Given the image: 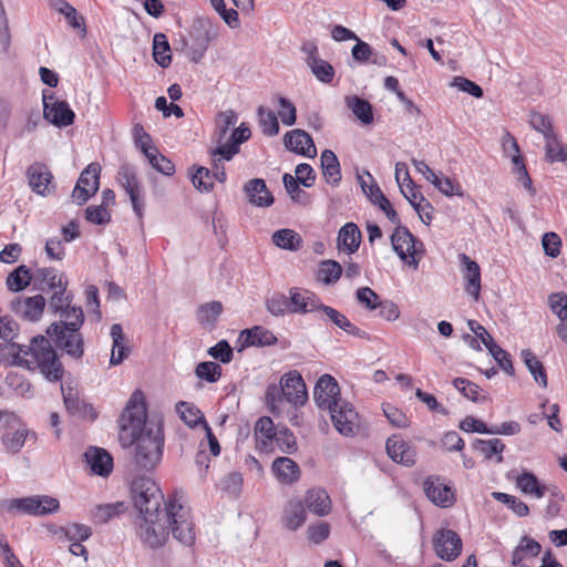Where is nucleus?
Masks as SVG:
<instances>
[{
  "label": "nucleus",
  "instance_id": "obj_59",
  "mask_svg": "<svg viewBox=\"0 0 567 567\" xmlns=\"http://www.w3.org/2000/svg\"><path fill=\"white\" fill-rule=\"evenodd\" d=\"M195 373L197 378L214 383L221 377V368L213 361H205L197 364Z\"/></svg>",
  "mask_w": 567,
  "mask_h": 567
},
{
  "label": "nucleus",
  "instance_id": "obj_31",
  "mask_svg": "<svg viewBox=\"0 0 567 567\" xmlns=\"http://www.w3.org/2000/svg\"><path fill=\"white\" fill-rule=\"evenodd\" d=\"M338 248L351 255L355 252L361 243V231L354 223L343 225L337 237Z\"/></svg>",
  "mask_w": 567,
  "mask_h": 567
},
{
  "label": "nucleus",
  "instance_id": "obj_55",
  "mask_svg": "<svg viewBox=\"0 0 567 567\" xmlns=\"http://www.w3.org/2000/svg\"><path fill=\"white\" fill-rule=\"evenodd\" d=\"M284 186L289 194L291 200L307 205L309 203L308 194L299 187V182L291 174H284L282 176Z\"/></svg>",
  "mask_w": 567,
  "mask_h": 567
},
{
  "label": "nucleus",
  "instance_id": "obj_56",
  "mask_svg": "<svg viewBox=\"0 0 567 567\" xmlns=\"http://www.w3.org/2000/svg\"><path fill=\"white\" fill-rule=\"evenodd\" d=\"M216 178L212 171L207 167H197L195 174L192 175L193 185L199 190L208 193L214 188Z\"/></svg>",
  "mask_w": 567,
  "mask_h": 567
},
{
  "label": "nucleus",
  "instance_id": "obj_35",
  "mask_svg": "<svg viewBox=\"0 0 567 567\" xmlns=\"http://www.w3.org/2000/svg\"><path fill=\"white\" fill-rule=\"evenodd\" d=\"M320 311H322L331 322H333L338 328H340L348 334L358 338H367L365 331L361 330L355 324H353L344 315H342L337 309L323 305Z\"/></svg>",
  "mask_w": 567,
  "mask_h": 567
},
{
  "label": "nucleus",
  "instance_id": "obj_30",
  "mask_svg": "<svg viewBox=\"0 0 567 567\" xmlns=\"http://www.w3.org/2000/svg\"><path fill=\"white\" fill-rule=\"evenodd\" d=\"M272 472L276 478L282 484H293L300 477L299 465L286 456L277 457L272 462Z\"/></svg>",
  "mask_w": 567,
  "mask_h": 567
},
{
  "label": "nucleus",
  "instance_id": "obj_18",
  "mask_svg": "<svg viewBox=\"0 0 567 567\" xmlns=\"http://www.w3.org/2000/svg\"><path fill=\"white\" fill-rule=\"evenodd\" d=\"M385 449L389 457L395 463L413 466L416 462L415 449L400 435H391L386 440Z\"/></svg>",
  "mask_w": 567,
  "mask_h": 567
},
{
  "label": "nucleus",
  "instance_id": "obj_44",
  "mask_svg": "<svg viewBox=\"0 0 567 567\" xmlns=\"http://www.w3.org/2000/svg\"><path fill=\"white\" fill-rule=\"evenodd\" d=\"M347 106L353 114L363 123L370 124L373 122L372 105L367 100L357 95L347 97Z\"/></svg>",
  "mask_w": 567,
  "mask_h": 567
},
{
  "label": "nucleus",
  "instance_id": "obj_2",
  "mask_svg": "<svg viewBox=\"0 0 567 567\" xmlns=\"http://www.w3.org/2000/svg\"><path fill=\"white\" fill-rule=\"evenodd\" d=\"M182 493L175 491L156 515H143L137 536L150 548L162 547L169 534L185 546H192L196 534L190 509L182 504Z\"/></svg>",
  "mask_w": 567,
  "mask_h": 567
},
{
  "label": "nucleus",
  "instance_id": "obj_38",
  "mask_svg": "<svg viewBox=\"0 0 567 567\" xmlns=\"http://www.w3.org/2000/svg\"><path fill=\"white\" fill-rule=\"evenodd\" d=\"M279 429V426H275L269 416H261L257 420L255 424V436L261 449L269 446Z\"/></svg>",
  "mask_w": 567,
  "mask_h": 567
},
{
  "label": "nucleus",
  "instance_id": "obj_62",
  "mask_svg": "<svg viewBox=\"0 0 567 567\" xmlns=\"http://www.w3.org/2000/svg\"><path fill=\"white\" fill-rule=\"evenodd\" d=\"M210 4L229 28L239 27L238 12L235 9H227L224 0H210Z\"/></svg>",
  "mask_w": 567,
  "mask_h": 567
},
{
  "label": "nucleus",
  "instance_id": "obj_19",
  "mask_svg": "<svg viewBox=\"0 0 567 567\" xmlns=\"http://www.w3.org/2000/svg\"><path fill=\"white\" fill-rule=\"evenodd\" d=\"M423 489L426 497L437 506L451 507L455 502L453 489L439 477H427L423 482Z\"/></svg>",
  "mask_w": 567,
  "mask_h": 567
},
{
  "label": "nucleus",
  "instance_id": "obj_6",
  "mask_svg": "<svg viewBox=\"0 0 567 567\" xmlns=\"http://www.w3.org/2000/svg\"><path fill=\"white\" fill-rule=\"evenodd\" d=\"M391 245L399 258L416 269L424 255V245L404 226L395 227L391 235Z\"/></svg>",
  "mask_w": 567,
  "mask_h": 567
},
{
  "label": "nucleus",
  "instance_id": "obj_64",
  "mask_svg": "<svg viewBox=\"0 0 567 567\" xmlns=\"http://www.w3.org/2000/svg\"><path fill=\"white\" fill-rule=\"evenodd\" d=\"M6 383L9 388H11L17 394L21 396H28L31 393V384L29 381L24 379L23 375L10 372L6 377Z\"/></svg>",
  "mask_w": 567,
  "mask_h": 567
},
{
  "label": "nucleus",
  "instance_id": "obj_24",
  "mask_svg": "<svg viewBox=\"0 0 567 567\" xmlns=\"http://www.w3.org/2000/svg\"><path fill=\"white\" fill-rule=\"evenodd\" d=\"M84 457L95 475L106 477L113 471V457L104 449L91 446L85 451Z\"/></svg>",
  "mask_w": 567,
  "mask_h": 567
},
{
  "label": "nucleus",
  "instance_id": "obj_11",
  "mask_svg": "<svg viewBox=\"0 0 567 567\" xmlns=\"http://www.w3.org/2000/svg\"><path fill=\"white\" fill-rule=\"evenodd\" d=\"M316 404L321 410H330L337 406L340 398V388L338 382L330 374H323L319 378L313 390Z\"/></svg>",
  "mask_w": 567,
  "mask_h": 567
},
{
  "label": "nucleus",
  "instance_id": "obj_13",
  "mask_svg": "<svg viewBox=\"0 0 567 567\" xmlns=\"http://www.w3.org/2000/svg\"><path fill=\"white\" fill-rule=\"evenodd\" d=\"M433 546L436 555L446 561L456 559L462 550V539L452 529H441L433 538Z\"/></svg>",
  "mask_w": 567,
  "mask_h": 567
},
{
  "label": "nucleus",
  "instance_id": "obj_7",
  "mask_svg": "<svg viewBox=\"0 0 567 567\" xmlns=\"http://www.w3.org/2000/svg\"><path fill=\"white\" fill-rule=\"evenodd\" d=\"M8 512H19L34 516H44L58 512L60 503L56 498L42 495L13 498L4 502Z\"/></svg>",
  "mask_w": 567,
  "mask_h": 567
},
{
  "label": "nucleus",
  "instance_id": "obj_34",
  "mask_svg": "<svg viewBox=\"0 0 567 567\" xmlns=\"http://www.w3.org/2000/svg\"><path fill=\"white\" fill-rule=\"evenodd\" d=\"M517 488L525 495L542 498L546 495L548 487L539 483L536 475L532 472L524 471L516 477Z\"/></svg>",
  "mask_w": 567,
  "mask_h": 567
},
{
  "label": "nucleus",
  "instance_id": "obj_22",
  "mask_svg": "<svg viewBox=\"0 0 567 567\" xmlns=\"http://www.w3.org/2000/svg\"><path fill=\"white\" fill-rule=\"evenodd\" d=\"M276 342V336L270 330L261 326H255L250 329L243 330L238 338V343H240L239 351L248 347H268Z\"/></svg>",
  "mask_w": 567,
  "mask_h": 567
},
{
  "label": "nucleus",
  "instance_id": "obj_5",
  "mask_svg": "<svg viewBox=\"0 0 567 567\" xmlns=\"http://www.w3.org/2000/svg\"><path fill=\"white\" fill-rule=\"evenodd\" d=\"M79 318L78 316L76 322L70 323V329H65L61 323H51L47 329L48 336L54 341L55 346L74 359H81L84 354V341L79 332L81 328Z\"/></svg>",
  "mask_w": 567,
  "mask_h": 567
},
{
  "label": "nucleus",
  "instance_id": "obj_32",
  "mask_svg": "<svg viewBox=\"0 0 567 567\" xmlns=\"http://www.w3.org/2000/svg\"><path fill=\"white\" fill-rule=\"evenodd\" d=\"M549 307L560 320L556 330L559 338L567 343V295L563 292L551 293L548 298Z\"/></svg>",
  "mask_w": 567,
  "mask_h": 567
},
{
  "label": "nucleus",
  "instance_id": "obj_21",
  "mask_svg": "<svg viewBox=\"0 0 567 567\" xmlns=\"http://www.w3.org/2000/svg\"><path fill=\"white\" fill-rule=\"evenodd\" d=\"M284 143L287 150L297 154L315 157L317 150L311 136L303 130H292L286 133Z\"/></svg>",
  "mask_w": 567,
  "mask_h": 567
},
{
  "label": "nucleus",
  "instance_id": "obj_17",
  "mask_svg": "<svg viewBox=\"0 0 567 567\" xmlns=\"http://www.w3.org/2000/svg\"><path fill=\"white\" fill-rule=\"evenodd\" d=\"M280 380L285 391V400L287 402L295 406L303 405L307 402L308 394L306 384L298 371H289L285 373Z\"/></svg>",
  "mask_w": 567,
  "mask_h": 567
},
{
  "label": "nucleus",
  "instance_id": "obj_14",
  "mask_svg": "<svg viewBox=\"0 0 567 567\" xmlns=\"http://www.w3.org/2000/svg\"><path fill=\"white\" fill-rule=\"evenodd\" d=\"M25 174L29 186L35 194L45 197L54 190L53 175L45 164L35 162L28 167Z\"/></svg>",
  "mask_w": 567,
  "mask_h": 567
},
{
  "label": "nucleus",
  "instance_id": "obj_63",
  "mask_svg": "<svg viewBox=\"0 0 567 567\" xmlns=\"http://www.w3.org/2000/svg\"><path fill=\"white\" fill-rule=\"evenodd\" d=\"M431 184L445 196H463L461 185L449 177H440L439 175H436L431 182Z\"/></svg>",
  "mask_w": 567,
  "mask_h": 567
},
{
  "label": "nucleus",
  "instance_id": "obj_33",
  "mask_svg": "<svg viewBox=\"0 0 567 567\" xmlns=\"http://www.w3.org/2000/svg\"><path fill=\"white\" fill-rule=\"evenodd\" d=\"M322 174L326 182L332 186L339 185L341 181L340 163L331 150H324L320 156Z\"/></svg>",
  "mask_w": 567,
  "mask_h": 567
},
{
  "label": "nucleus",
  "instance_id": "obj_28",
  "mask_svg": "<svg viewBox=\"0 0 567 567\" xmlns=\"http://www.w3.org/2000/svg\"><path fill=\"white\" fill-rule=\"evenodd\" d=\"M35 440V434L30 432L24 425H10L1 437L2 445L8 453H18L25 444L28 437Z\"/></svg>",
  "mask_w": 567,
  "mask_h": 567
},
{
  "label": "nucleus",
  "instance_id": "obj_41",
  "mask_svg": "<svg viewBox=\"0 0 567 567\" xmlns=\"http://www.w3.org/2000/svg\"><path fill=\"white\" fill-rule=\"evenodd\" d=\"M272 243L281 249L297 251L302 246V238L297 231L284 228L272 234Z\"/></svg>",
  "mask_w": 567,
  "mask_h": 567
},
{
  "label": "nucleus",
  "instance_id": "obj_27",
  "mask_svg": "<svg viewBox=\"0 0 567 567\" xmlns=\"http://www.w3.org/2000/svg\"><path fill=\"white\" fill-rule=\"evenodd\" d=\"M307 518L303 502L299 498L289 499L282 509L281 524L288 530H297Z\"/></svg>",
  "mask_w": 567,
  "mask_h": 567
},
{
  "label": "nucleus",
  "instance_id": "obj_58",
  "mask_svg": "<svg viewBox=\"0 0 567 567\" xmlns=\"http://www.w3.org/2000/svg\"><path fill=\"white\" fill-rule=\"evenodd\" d=\"M546 140V159L550 163L565 162L567 159V152L558 142L556 135L549 134Z\"/></svg>",
  "mask_w": 567,
  "mask_h": 567
},
{
  "label": "nucleus",
  "instance_id": "obj_26",
  "mask_svg": "<svg viewBox=\"0 0 567 567\" xmlns=\"http://www.w3.org/2000/svg\"><path fill=\"white\" fill-rule=\"evenodd\" d=\"M244 192L249 204L256 207H269L274 204V196L269 192L266 182L261 178L249 179L244 185Z\"/></svg>",
  "mask_w": 567,
  "mask_h": 567
},
{
  "label": "nucleus",
  "instance_id": "obj_3",
  "mask_svg": "<svg viewBox=\"0 0 567 567\" xmlns=\"http://www.w3.org/2000/svg\"><path fill=\"white\" fill-rule=\"evenodd\" d=\"M9 353L14 364L31 371L39 369L49 381H60L63 377V367L58 354L51 342L43 336L33 337L29 346L11 342Z\"/></svg>",
  "mask_w": 567,
  "mask_h": 567
},
{
  "label": "nucleus",
  "instance_id": "obj_25",
  "mask_svg": "<svg viewBox=\"0 0 567 567\" xmlns=\"http://www.w3.org/2000/svg\"><path fill=\"white\" fill-rule=\"evenodd\" d=\"M460 261L463 267L465 291L477 301L481 293V268L465 254L460 255Z\"/></svg>",
  "mask_w": 567,
  "mask_h": 567
},
{
  "label": "nucleus",
  "instance_id": "obj_1",
  "mask_svg": "<svg viewBox=\"0 0 567 567\" xmlns=\"http://www.w3.org/2000/svg\"><path fill=\"white\" fill-rule=\"evenodd\" d=\"M118 425L121 444L124 447L135 445V464L141 470H154L163 457L164 434L159 423L147 422L145 398L141 390L132 393Z\"/></svg>",
  "mask_w": 567,
  "mask_h": 567
},
{
  "label": "nucleus",
  "instance_id": "obj_40",
  "mask_svg": "<svg viewBox=\"0 0 567 567\" xmlns=\"http://www.w3.org/2000/svg\"><path fill=\"white\" fill-rule=\"evenodd\" d=\"M223 312V305L220 301H210L203 303L197 308L196 319L204 328H213L217 318Z\"/></svg>",
  "mask_w": 567,
  "mask_h": 567
},
{
  "label": "nucleus",
  "instance_id": "obj_52",
  "mask_svg": "<svg viewBox=\"0 0 567 567\" xmlns=\"http://www.w3.org/2000/svg\"><path fill=\"white\" fill-rule=\"evenodd\" d=\"M493 497L496 501L507 505V507L511 508L519 517H526L529 514L527 504L516 496L502 492H494Z\"/></svg>",
  "mask_w": 567,
  "mask_h": 567
},
{
  "label": "nucleus",
  "instance_id": "obj_23",
  "mask_svg": "<svg viewBox=\"0 0 567 567\" xmlns=\"http://www.w3.org/2000/svg\"><path fill=\"white\" fill-rule=\"evenodd\" d=\"M43 116L53 125L65 127L73 124L75 114L65 101H54L51 104L44 101Z\"/></svg>",
  "mask_w": 567,
  "mask_h": 567
},
{
  "label": "nucleus",
  "instance_id": "obj_16",
  "mask_svg": "<svg viewBox=\"0 0 567 567\" xmlns=\"http://www.w3.org/2000/svg\"><path fill=\"white\" fill-rule=\"evenodd\" d=\"M11 310L24 320L38 321L44 311L45 299L42 295L18 297L11 301Z\"/></svg>",
  "mask_w": 567,
  "mask_h": 567
},
{
  "label": "nucleus",
  "instance_id": "obj_49",
  "mask_svg": "<svg viewBox=\"0 0 567 567\" xmlns=\"http://www.w3.org/2000/svg\"><path fill=\"white\" fill-rule=\"evenodd\" d=\"M453 385L468 400L473 402H484L486 400V395L484 391L474 382L464 379V378H455L453 380Z\"/></svg>",
  "mask_w": 567,
  "mask_h": 567
},
{
  "label": "nucleus",
  "instance_id": "obj_47",
  "mask_svg": "<svg viewBox=\"0 0 567 567\" xmlns=\"http://www.w3.org/2000/svg\"><path fill=\"white\" fill-rule=\"evenodd\" d=\"M169 43L164 33H156L153 39V56L157 64L167 68L171 64L172 56Z\"/></svg>",
  "mask_w": 567,
  "mask_h": 567
},
{
  "label": "nucleus",
  "instance_id": "obj_42",
  "mask_svg": "<svg viewBox=\"0 0 567 567\" xmlns=\"http://www.w3.org/2000/svg\"><path fill=\"white\" fill-rule=\"evenodd\" d=\"M34 280V271L21 265L12 272L9 274L7 278V287L9 290L18 292L27 288Z\"/></svg>",
  "mask_w": 567,
  "mask_h": 567
},
{
  "label": "nucleus",
  "instance_id": "obj_15",
  "mask_svg": "<svg viewBox=\"0 0 567 567\" xmlns=\"http://www.w3.org/2000/svg\"><path fill=\"white\" fill-rule=\"evenodd\" d=\"M68 279L63 272L52 267H42L34 270L33 286L42 293H52L59 289H68Z\"/></svg>",
  "mask_w": 567,
  "mask_h": 567
},
{
  "label": "nucleus",
  "instance_id": "obj_10",
  "mask_svg": "<svg viewBox=\"0 0 567 567\" xmlns=\"http://www.w3.org/2000/svg\"><path fill=\"white\" fill-rule=\"evenodd\" d=\"M117 181L128 195L133 210L141 220L143 218L144 199L140 195V185L135 168L128 164L122 165L117 173Z\"/></svg>",
  "mask_w": 567,
  "mask_h": 567
},
{
  "label": "nucleus",
  "instance_id": "obj_60",
  "mask_svg": "<svg viewBox=\"0 0 567 567\" xmlns=\"http://www.w3.org/2000/svg\"><path fill=\"white\" fill-rule=\"evenodd\" d=\"M313 75L323 83H330L334 76L333 66L328 62L319 58L308 65Z\"/></svg>",
  "mask_w": 567,
  "mask_h": 567
},
{
  "label": "nucleus",
  "instance_id": "obj_61",
  "mask_svg": "<svg viewBox=\"0 0 567 567\" xmlns=\"http://www.w3.org/2000/svg\"><path fill=\"white\" fill-rule=\"evenodd\" d=\"M85 219L95 225H106L111 221V213L103 205H91L85 209Z\"/></svg>",
  "mask_w": 567,
  "mask_h": 567
},
{
  "label": "nucleus",
  "instance_id": "obj_39",
  "mask_svg": "<svg viewBox=\"0 0 567 567\" xmlns=\"http://www.w3.org/2000/svg\"><path fill=\"white\" fill-rule=\"evenodd\" d=\"M49 4L52 9L63 14L73 29L82 28L83 32H85L84 18L78 13L71 3L66 0H50Z\"/></svg>",
  "mask_w": 567,
  "mask_h": 567
},
{
  "label": "nucleus",
  "instance_id": "obj_29",
  "mask_svg": "<svg viewBox=\"0 0 567 567\" xmlns=\"http://www.w3.org/2000/svg\"><path fill=\"white\" fill-rule=\"evenodd\" d=\"M110 336L112 338L110 364L118 365L130 355L131 348L120 323L111 326Z\"/></svg>",
  "mask_w": 567,
  "mask_h": 567
},
{
  "label": "nucleus",
  "instance_id": "obj_36",
  "mask_svg": "<svg viewBox=\"0 0 567 567\" xmlns=\"http://www.w3.org/2000/svg\"><path fill=\"white\" fill-rule=\"evenodd\" d=\"M192 38L197 44L209 45L217 38V28L207 18H197L192 25Z\"/></svg>",
  "mask_w": 567,
  "mask_h": 567
},
{
  "label": "nucleus",
  "instance_id": "obj_54",
  "mask_svg": "<svg viewBox=\"0 0 567 567\" xmlns=\"http://www.w3.org/2000/svg\"><path fill=\"white\" fill-rule=\"evenodd\" d=\"M72 300L73 295L68 289L53 291L49 299V310L54 315H59L72 306Z\"/></svg>",
  "mask_w": 567,
  "mask_h": 567
},
{
  "label": "nucleus",
  "instance_id": "obj_37",
  "mask_svg": "<svg viewBox=\"0 0 567 567\" xmlns=\"http://www.w3.org/2000/svg\"><path fill=\"white\" fill-rule=\"evenodd\" d=\"M305 502L309 511L318 516H326L331 511V501L324 489L315 488L308 491Z\"/></svg>",
  "mask_w": 567,
  "mask_h": 567
},
{
  "label": "nucleus",
  "instance_id": "obj_43",
  "mask_svg": "<svg viewBox=\"0 0 567 567\" xmlns=\"http://www.w3.org/2000/svg\"><path fill=\"white\" fill-rule=\"evenodd\" d=\"M473 449L481 452L486 460H491L494 455H496V462L502 463L503 456L502 453L505 449V444L499 439H491V440H482L476 439L473 442Z\"/></svg>",
  "mask_w": 567,
  "mask_h": 567
},
{
  "label": "nucleus",
  "instance_id": "obj_45",
  "mask_svg": "<svg viewBox=\"0 0 567 567\" xmlns=\"http://www.w3.org/2000/svg\"><path fill=\"white\" fill-rule=\"evenodd\" d=\"M176 412L189 427H195L198 424L204 425V422H206L202 411L192 403L179 401L176 404Z\"/></svg>",
  "mask_w": 567,
  "mask_h": 567
},
{
  "label": "nucleus",
  "instance_id": "obj_51",
  "mask_svg": "<svg viewBox=\"0 0 567 567\" xmlns=\"http://www.w3.org/2000/svg\"><path fill=\"white\" fill-rule=\"evenodd\" d=\"M257 114L262 133L268 136L277 135L279 132V123L275 112L265 106H259Z\"/></svg>",
  "mask_w": 567,
  "mask_h": 567
},
{
  "label": "nucleus",
  "instance_id": "obj_46",
  "mask_svg": "<svg viewBox=\"0 0 567 567\" xmlns=\"http://www.w3.org/2000/svg\"><path fill=\"white\" fill-rule=\"evenodd\" d=\"M523 361L525 362L528 371L533 374L536 382L543 388L547 386V375L543 367V363L536 358V355L528 349H524L520 353Z\"/></svg>",
  "mask_w": 567,
  "mask_h": 567
},
{
  "label": "nucleus",
  "instance_id": "obj_12",
  "mask_svg": "<svg viewBox=\"0 0 567 567\" xmlns=\"http://www.w3.org/2000/svg\"><path fill=\"white\" fill-rule=\"evenodd\" d=\"M63 402L66 411L81 420L93 422L97 417V412L83 399L80 398L79 391L71 385L61 384Z\"/></svg>",
  "mask_w": 567,
  "mask_h": 567
},
{
  "label": "nucleus",
  "instance_id": "obj_50",
  "mask_svg": "<svg viewBox=\"0 0 567 567\" xmlns=\"http://www.w3.org/2000/svg\"><path fill=\"white\" fill-rule=\"evenodd\" d=\"M144 155L147 157L148 163L155 168L157 172L171 176L175 172V165L171 159L161 154L157 148L153 151L144 150Z\"/></svg>",
  "mask_w": 567,
  "mask_h": 567
},
{
  "label": "nucleus",
  "instance_id": "obj_4",
  "mask_svg": "<svg viewBox=\"0 0 567 567\" xmlns=\"http://www.w3.org/2000/svg\"><path fill=\"white\" fill-rule=\"evenodd\" d=\"M132 496L135 507L142 515L161 513L164 495L157 483L146 476H138L132 482Z\"/></svg>",
  "mask_w": 567,
  "mask_h": 567
},
{
  "label": "nucleus",
  "instance_id": "obj_9",
  "mask_svg": "<svg viewBox=\"0 0 567 567\" xmlns=\"http://www.w3.org/2000/svg\"><path fill=\"white\" fill-rule=\"evenodd\" d=\"M328 411L332 423L339 433L346 436H350L355 433V430L359 426V414L351 403L342 400L338 402L337 406H332Z\"/></svg>",
  "mask_w": 567,
  "mask_h": 567
},
{
  "label": "nucleus",
  "instance_id": "obj_48",
  "mask_svg": "<svg viewBox=\"0 0 567 567\" xmlns=\"http://www.w3.org/2000/svg\"><path fill=\"white\" fill-rule=\"evenodd\" d=\"M341 275V265L336 260L328 259L321 261L317 272V279L322 281L324 285H331L337 282Z\"/></svg>",
  "mask_w": 567,
  "mask_h": 567
},
{
  "label": "nucleus",
  "instance_id": "obj_53",
  "mask_svg": "<svg viewBox=\"0 0 567 567\" xmlns=\"http://www.w3.org/2000/svg\"><path fill=\"white\" fill-rule=\"evenodd\" d=\"M266 309L274 316H285L290 312L288 297L281 292H274L266 298Z\"/></svg>",
  "mask_w": 567,
  "mask_h": 567
},
{
  "label": "nucleus",
  "instance_id": "obj_57",
  "mask_svg": "<svg viewBox=\"0 0 567 567\" xmlns=\"http://www.w3.org/2000/svg\"><path fill=\"white\" fill-rule=\"evenodd\" d=\"M274 441H276L278 449L286 454H292L298 449L293 433L286 426L278 430Z\"/></svg>",
  "mask_w": 567,
  "mask_h": 567
},
{
  "label": "nucleus",
  "instance_id": "obj_20",
  "mask_svg": "<svg viewBox=\"0 0 567 567\" xmlns=\"http://www.w3.org/2000/svg\"><path fill=\"white\" fill-rule=\"evenodd\" d=\"M290 297L289 307L291 313H308L313 311H320L323 303L320 302L319 298L309 290H300L292 288L289 291Z\"/></svg>",
  "mask_w": 567,
  "mask_h": 567
},
{
  "label": "nucleus",
  "instance_id": "obj_8",
  "mask_svg": "<svg viewBox=\"0 0 567 567\" xmlns=\"http://www.w3.org/2000/svg\"><path fill=\"white\" fill-rule=\"evenodd\" d=\"M101 166L97 163L89 164L80 174L72 192V200L76 205H84L100 187Z\"/></svg>",
  "mask_w": 567,
  "mask_h": 567
}]
</instances>
